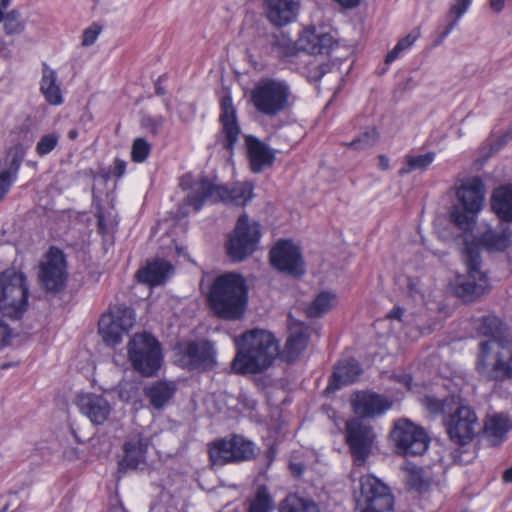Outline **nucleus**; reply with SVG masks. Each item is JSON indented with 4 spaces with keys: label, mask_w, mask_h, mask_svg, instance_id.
I'll return each instance as SVG.
<instances>
[{
    "label": "nucleus",
    "mask_w": 512,
    "mask_h": 512,
    "mask_svg": "<svg viewBox=\"0 0 512 512\" xmlns=\"http://www.w3.org/2000/svg\"><path fill=\"white\" fill-rule=\"evenodd\" d=\"M236 354L231 370L238 375L259 374L266 371L279 355V344L266 330L252 329L234 339Z\"/></svg>",
    "instance_id": "obj_1"
},
{
    "label": "nucleus",
    "mask_w": 512,
    "mask_h": 512,
    "mask_svg": "<svg viewBox=\"0 0 512 512\" xmlns=\"http://www.w3.org/2000/svg\"><path fill=\"white\" fill-rule=\"evenodd\" d=\"M180 187L189 190L185 197V204L200 211L206 202H224L236 206L246 205L253 197V185L248 182L237 183L231 188L219 185L207 177H200L192 181L190 174L180 178Z\"/></svg>",
    "instance_id": "obj_2"
},
{
    "label": "nucleus",
    "mask_w": 512,
    "mask_h": 512,
    "mask_svg": "<svg viewBox=\"0 0 512 512\" xmlns=\"http://www.w3.org/2000/svg\"><path fill=\"white\" fill-rule=\"evenodd\" d=\"M211 310L224 320H240L248 303V286L245 278L234 272L217 276L208 294Z\"/></svg>",
    "instance_id": "obj_3"
},
{
    "label": "nucleus",
    "mask_w": 512,
    "mask_h": 512,
    "mask_svg": "<svg viewBox=\"0 0 512 512\" xmlns=\"http://www.w3.org/2000/svg\"><path fill=\"white\" fill-rule=\"evenodd\" d=\"M475 370L488 381L512 380L511 345L502 339L481 341L478 345Z\"/></svg>",
    "instance_id": "obj_4"
},
{
    "label": "nucleus",
    "mask_w": 512,
    "mask_h": 512,
    "mask_svg": "<svg viewBox=\"0 0 512 512\" xmlns=\"http://www.w3.org/2000/svg\"><path fill=\"white\" fill-rule=\"evenodd\" d=\"M485 186L481 178L465 179L456 189L457 202L450 212L451 222L460 230H472L485 201Z\"/></svg>",
    "instance_id": "obj_5"
},
{
    "label": "nucleus",
    "mask_w": 512,
    "mask_h": 512,
    "mask_svg": "<svg viewBox=\"0 0 512 512\" xmlns=\"http://www.w3.org/2000/svg\"><path fill=\"white\" fill-rule=\"evenodd\" d=\"M292 90L290 84L280 78H261L251 91V102L262 115L274 117L290 106Z\"/></svg>",
    "instance_id": "obj_6"
},
{
    "label": "nucleus",
    "mask_w": 512,
    "mask_h": 512,
    "mask_svg": "<svg viewBox=\"0 0 512 512\" xmlns=\"http://www.w3.org/2000/svg\"><path fill=\"white\" fill-rule=\"evenodd\" d=\"M29 287L23 272L6 269L0 273V312L13 320L23 317L28 307Z\"/></svg>",
    "instance_id": "obj_7"
},
{
    "label": "nucleus",
    "mask_w": 512,
    "mask_h": 512,
    "mask_svg": "<svg viewBox=\"0 0 512 512\" xmlns=\"http://www.w3.org/2000/svg\"><path fill=\"white\" fill-rule=\"evenodd\" d=\"M128 359L135 371L144 377L157 374L163 363L160 342L150 333H136L128 343Z\"/></svg>",
    "instance_id": "obj_8"
},
{
    "label": "nucleus",
    "mask_w": 512,
    "mask_h": 512,
    "mask_svg": "<svg viewBox=\"0 0 512 512\" xmlns=\"http://www.w3.org/2000/svg\"><path fill=\"white\" fill-rule=\"evenodd\" d=\"M463 260L467 267V276L459 281L457 293L465 300H472L489 289V278L481 270L480 245L478 242L465 238Z\"/></svg>",
    "instance_id": "obj_9"
},
{
    "label": "nucleus",
    "mask_w": 512,
    "mask_h": 512,
    "mask_svg": "<svg viewBox=\"0 0 512 512\" xmlns=\"http://www.w3.org/2000/svg\"><path fill=\"white\" fill-rule=\"evenodd\" d=\"M209 458L214 465L240 463L256 457L255 443L242 435L217 439L208 445Z\"/></svg>",
    "instance_id": "obj_10"
},
{
    "label": "nucleus",
    "mask_w": 512,
    "mask_h": 512,
    "mask_svg": "<svg viewBox=\"0 0 512 512\" xmlns=\"http://www.w3.org/2000/svg\"><path fill=\"white\" fill-rule=\"evenodd\" d=\"M261 236L260 224L250 221L246 213L240 215L226 244L229 258L233 262L245 260L257 249Z\"/></svg>",
    "instance_id": "obj_11"
},
{
    "label": "nucleus",
    "mask_w": 512,
    "mask_h": 512,
    "mask_svg": "<svg viewBox=\"0 0 512 512\" xmlns=\"http://www.w3.org/2000/svg\"><path fill=\"white\" fill-rule=\"evenodd\" d=\"M356 509L359 512H394V496L380 479L373 475H364L360 478Z\"/></svg>",
    "instance_id": "obj_12"
},
{
    "label": "nucleus",
    "mask_w": 512,
    "mask_h": 512,
    "mask_svg": "<svg viewBox=\"0 0 512 512\" xmlns=\"http://www.w3.org/2000/svg\"><path fill=\"white\" fill-rule=\"evenodd\" d=\"M67 279L66 257L59 248L51 247L39 265L40 286L47 293L57 294L65 289Z\"/></svg>",
    "instance_id": "obj_13"
},
{
    "label": "nucleus",
    "mask_w": 512,
    "mask_h": 512,
    "mask_svg": "<svg viewBox=\"0 0 512 512\" xmlns=\"http://www.w3.org/2000/svg\"><path fill=\"white\" fill-rule=\"evenodd\" d=\"M390 438L396 453L404 457L422 455L429 445L426 432L408 420H398L390 433Z\"/></svg>",
    "instance_id": "obj_14"
},
{
    "label": "nucleus",
    "mask_w": 512,
    "mask_h": 512,
    "mask_svg": "<svg viewBox=\"0 0 512 512\" xmlns=\"http://www.w3.org/2000/svg\"><path fill=\"white\" fill-rule=\"evenodd\" d=\"M478 425L476 413L467 405H459L444 418L449 439L459 446H465L473 440Z\"/></svg>",
    "instance_id": "obj_15"
},
{
    "label": "nucleus",
    "mask_w": 512,
    "mask_h": 512,
    "mask_svg": "<svg viewBox=\"0 0 512 512\" xmlns=\"http://www.w3.org/2000/svg\"><path fill=\"white\" fill-rule=\"evenodd\" d=\"M345 438L353 456V462L362 466L369 457L375 434L371 425L360 418H353L346 422Z\"/></svg>",
    "instance_id": "obj_16"
},
{
    "label": "nucleus",
    "mask_w": 512,
    "mask_h": 512,
    "mask_svg": "<svg viewBox=\"0 0 512 512\" xmlns=\"http://www.w3.org/2000/svg\"><path fill=\"white\" fill-rule=\"evenodd\" d=\"M271 265L278 271L293 277L305 274V263L300 248L292 240H278L269 252Z\"/></svg>",
    "instance_id": "obj_17"
},
{
    "label": "nucleus",
    "mask_w": 512,
    "mask_h": 512,
    "mask_svg": "<svg viewBox=\"0 0 512 512\" xmlns=\"http://www.w3.org/2000/svg\"><path fill=\"white\" fill-rule=\"evenodd\" d=\"M179 361L189 370L209 368L216 363V349L208 340H187L176 346Z\"/></svg>",
    "instance_id": "obj_18"
},
{
    "label": "nucleus",
    "mask_w": 512,
    "mask_h": 512,
    "mask_svg": "<svg viewBox=\"0 0 512 512\" xmlns=\"http://www.w3.org/2000/svg\"><path fill=\"white\" fill-rule=\"evenodd\" d=\"M220 110L219 121L221 123V131L219 142L230 155H233L241 130L237 121V111L230 93H226L221 97Z\"/></svg>",
    "instance_id": "obj_19"
},
{
    "label": "nucleus",
    "mask_w": 512,
    "mask_h": 512,
    "mask_svg": "<svg viewBox=\"0 0 512 512\" xmlns=\"http://www.w3.org/2000/svg\"><path fill=\"white\" fill-rule=\"evenodd\" d=\"M392 403L385 397L370 391L356 392L351 399L353 412L361 418H374L383 415Z\"/></svg>",
    "instance_id": "obj_20"
},
{
    "label": "nucleus",
    "mask_w": 512,
    "mask_h": 512,
    "mask_svg": "<svg viewBox=\"0 0 512 512\" xmlns=\"http://www.w3.org/2000/svg\"><path fill=\"white\" fill-rule=\"evenodd\" d=\"M148 440L137 433L129 436L123 444V457L118 462V473L135 470L145 464Z\"/></svg>",
    "instance_id": "obj_21"
},
{
    "label": "nucleus",
    "mask_w": 512,
    "mask_h": 512,
    "mask_svg": "<svg viewBox=\"0 0 512 512\" xmlns=\"http://www.w3.org/2000/svg\"><path fill=\"white\" fill-rule=\"evenodd\" d=\"M77 406L93 424L101 425L111 413V405L103 395L81 393L77 397Z\"/></svg>",
    "instance_id": "obj_22"
},
{
    "label": "nucleus",
    "mask_w": 512,
    "mask_h": 512,
    "mask_svg": "<svg viewBox=\"0 0 512 512\" xmlns=\"http://www.w3.org/2000/svg\"><path fill=\"white\" fill-rule=\"evenodd\" d=\"M246 152L249 166L253 173H260L273 165L275 151L253 135L245 136Z\"/></svg>",
    "instance_id": "obj_23"
},
{
    "label": "nucleus",
    "mask_w": 512,
    "mask_h": 512,
    "mask_svg": "<svg viewBox=\"0 0 512 512\" xmlns=\"http://www.w3.org/2000/svg\"><path fill=\"white\" fill-rule=\"evenodd\" d=\"M300 6L299 0H265L268 20L282 27L296 19Z\"/></svg>",
    "instance_id": "obj_24"
},
{
    "label": "nucleus",
    "mask_w": 512,
    "mask_h": 512,
    "mask_svg": "<svg viewBox=\"0 0 512 512\" xmlns=\"http://www.w3.org/2000/svg\"><path fill=\"white\" fill-rule=\"evenodd\" d=\"M299 48L312 55H329L338 45L334 37L328 33H318L315 29L305 30L299 40Z\"/></svg>",
    "instance_id": "obj_25"
},
{
    "label": "nucleus",
    "mask_w": 512,
    "mask_h": 512,
    "mask_svg": "<svg viewBox=\"0 0 512 512\" xmlns=\"http://www.w3.org/2000/svg\"><path fill=\"white\" fill-rule=\"evenodd\" d=\"M361 374L362 367L356 359H342L335 365L327 389L335 391L345 385L352 384L357 381Z\"/></svg>",
    "instance_id": "obj_26"
},
{
    "label": "nucleus",
    "mask_w": 512,
    "mask_h": 512,
    "mask_svg": "<svg viewBox=\"0 0 512 512\" xmlns=\"http://www.w3.org/2000/svg\"><path fill=\"white\" fill-rule=\"evenodd\" d=\"M39 91L45 101L50 105L59 106L64 102L57 71L51 68L46 62H43L41 65Z\"/></svg>",
    "instance_id": "obj_27"
},
{
    "label": "nucleus",
    "mask_w": 512,
    "mask_h": 512,
    "mask_svg": "<svg viewBox=\"0 0 512 512\" xmlns=\"http://www.w3.org/2000/svg\"><path fill=\"white\" fill-rule=\"evenodd\" d=\"M172 272L173 266L168 261L156 259L139 269L136 277L141 283L149 286H158L164 284Z\"/></svg>",
    "instance_id": "obj_28"
},
{
    "label": "nucleus",
    "mask_w": 512,
    "mask_h": 512,
    "mask_svg": "<svg viewBox=\"0 0 512 512\" xmlns=\"http://www.w3.org/2000/svg\"><path fill=\"white\" fill-rule=\"evenodd\" d=\"M177 385L173 381L158 380L144 388V394L154 409L164 408L174 397Z\"/></svg>",
    "instance_id": "obj_29"
},
{
    "label": "nucleus",
    "mask_w": 512,
    "mask_h": 512,
    "mask_svg": "<svg viewBox=\"0 0 512 512\" xmlns=\"http://www.w3.org/2000/svg\"><path fill=\"white\" fill-rule=\"evenodd\" d=\"M307 343V328L303 324L292 325L283 351L284 358L288 362L295 361L306 349Z\"/></svg>",
    "instance_id": "obj_30"
},
{
    "label": "nucleus",
    "mask_w": 512,
    "mask_h": 512,
    "mask_svg": "<svg viewBox=\"0 0 512 512\" xmlns=\"http://www.w3.org/2000/svg\"><path fill=\"white\" fill-rule=\"evenodd\" d=\"M491 209L501 221L512 222V184L502 185L493 191Z\"/></svg>",
    "instance_id": "obj_31"
},
{
    "label": "nucleus",
    "mask_w": 512,
    "mask_h": 512,
    "mask_svg": "<svg viewBox=\"0 0 512 512\" xmlns=\"http://www.w3.org/2000/svg\"><path fill=\"white\" fill-rule=\"evenodd\" d=\"M13 0H0V23L7 36L20 35L25 31L26 21L18 9L5 10L11 5Z\"/></svg>",
    "instance_id": "obj_32"
},
{
    "label": "nucleus",
    "mask_w": 512,
    "mask_h": 512,
    "mask_svg": "<svg viewBox=\"0 0 512 512\" xmlns=\"http://www.w3.org/2000/svg\"><path fill=\"white\" fill-rule=\"evenodd\" d=\"M512 233L510 228L500 230L488 229L481 234L479 242L490 252H503L511 244Z\"/></svg>",
    "instance_id": "obj_33"
},
{
    "label": "nucleus",
    "mask_w": 512,
    "mask_h": 512,
    "mask_svg": "<svg viewBox=\"0 0 512 512\" xmlns=\"http://www.w3.org/2000/svg\"><path fill=\"white\" fill-rule=\"evenodd\" d=\"M279 512H321L319 505L309 497L298 493L288 494L278 506Z\"/></svg>",
    "instance_id": "obj_34"
},
{
    "label": "nucleus",
    "mask_w": 512,
    "mask_h": 512,
    "mask_svg": "<svg viewBox=\"0 0 512 512\" xmlns=\"http://www.w3.org/2000/svg\"><path fill=\"white\" fill-rule=\"evenodd\" d=\"M405 483L409 491L426 494L431 490L432 478L423 468L413 466L406 469Z\"/></svg>",
    "instance_id": "obj_35"
},
{
    "label": "nucleus",
    "mask_w": 512,
    "mask_h": 512,
    "mask_svg": "<svg viewBox=\"0 0 512 512\" xmlns=\"http://www.w3.org/2000/svg\"><path fill=\"white\" fill-rule=\"evenodd\" d=\"M21 166V159L14 156L10 160L0 162V201L10 191L12 185L18 178Z\"/></svg>",
    "instance_id": "obj_36"
},
{
    "label": "nucleus",
    "mask_w": 512,
    "mask_h": 512,
    "mask_svg": "<svg viewBox=\"0 0 512 512\" xmlns=\"http://www.w3.org/2000/svg\"><path fill=\"white\" fill-rule=\"evenodd\" d=\"M98 325L99 333L108 345L119 344L123 334L127 333L113 320V317L102 315Z\"/></svg>",
    "instance_id": "obj_37"
},
{
    "label": "nucleus",
    "mask_w": 512,
    "mask_h": 512,
    "mask_svg": "<svg viewBox=\"0 0 512 512\" xmlns=\"http://www.w3.org/2000/svg\"><path fill=\"white\" fill-rule=\"evenodd\" d=\"M335 302L336 294L329 291H323L319 293L315 299L307 306L306 314L311 318L321 317L335 305Z\"/></svg>",
    "instance_id": "obj_38"
},
{
    "label": "nucleus",
    "mask_w": 512,
    "mask_h": 512,
    "mask_svg": "<svg viewBox=\"0 0 512 512\" xmlns=\"http://www.w3.org/2000/svg\"><path fill=\"white\" fill-rule=\"evenodd\" d=\"M435 158L436 153L432 151L420 155H406L399 174L405 175L416 170L425 171L434 162Z\"/></svg>",
    "instance_id": "obj_39"
},
{
    "label": "nucleus",
    "mask_w": 512,
    "mask_h": 512,
    "mask_svg": "<svg viewBox=\"0 0 512 512\" xmlns=\"http://www.w3.org/2000/svg\"><path fill=\"white\" fill-rule=\"evenodd\" d=\"M476 330L478 334L488 337V339H500L503 334V323L495 315L483 316L479 319Z\"/></svg>",
    "instance_id": "obj_40"
},
{
    "label": "nucleus",
    "mask_w": 512,
    "mask_h": 512,
    "mask_svg": "<svg viewBox=\"0 0 512 512\" xmlns=\"http://www.w3.org/2000/svg\"><path fill=\"white\" fill-rule=\"evenodd\" d=\"M274 500L266 486H259L254 497L249 500L247 512H272Z\"/></svg>",
    "instance_id": "obj_41"
},
{
    "label": "nucleus",
    "mask_w": 512,
    "mask_h": 512,
    "mask_svg": "<svg viewBox=\"0 0 512 512\" xmlns=\"http://www.w3.org/2000/svg\"><path fill=\"white\" fill-rule=\"evenodd\" d=\"M104 316L113 317V320L126 332L133 327L135 321L134 311L124 306L116 307Z\"/></svg>",
    "instance_id": "obj_42"
},
{
    "label": "nucleus",
    "mask_w": 512,
    "mask_h": 512,
    "mask_svg": "<svg viewBox=\"0 0 512 512\" xmlns=\"http://www.w3.org/2000/svg\"><path fill=\"white\" fill-rule=\"evenodd\" d=\"M486 432L493 437L502 438L508 432L510 425L509 421L503 415H495L486 423Z\"/></svg>",
    "instance_id": "obj_43"
},
{
    "label": "nucleus",
    "mask_w": 512,
    "mask_h": 512,
    "mask_svg": "<svg viewBox=\"0 0 512 512\" xmlns=\"http://www.w3.org/2000/svg\"><path fill=\"white\" fill-rule=\"evenodd\" d=\"M472 0H455V3L450 7L449 15L454 16L453 22L442 33V38L447 37L454 29L460 18L467 12Z\"/></svg>",
    "instance_id": "obj_44"
},
{
    "label": "nucleus",
    "mask_w": 512,
    "mask_h": 512,
    "mask_svg": "<svg viewBox=\"0 0 512 512\" xmlns=\"http://www.w3.org/2000/svg\"><path fill=\"white\" fill-rule=\"evenodd\" d=\"M59 140L60 134L58 132H51L41 136L35 147L37 155L43 157L52 152L58 145Z\"/></svg>",
    "instance_id": "obj_45"
},
{
    "label": "nucleus",
    "mask_w": 512,
    "mask_h": 512,
    "mask_svg": "<svg viewBox=\"0 0 512 512\" xmlns=\"http://www.w3.org/2000/svg\"><path fill=\"white\" fill-rule=\"evenodd\" d=\"M378 140V133L375 128H367L356 139L348 145L356 150H364L372 147Z\"/></svg>",
    "instance_id": "obj_46"
},
{
    "label": "nucleus",
    "mask_w": 512,
    "mask_h": 512,
    "mask_svg": "<svg viewBox=\"0 0 512 512\" xmlns=\"http://www.w3.org/2000/svg\"><path fill=\"white\" fill-rule=\"evenodd\" d=\"M151 152V145L144 138L134 139L131 147V160L135 163H143Z\"/></svg>",
    "instance_id": "obj_47"
},
{
    "label": "nucleus",
    "mask_w": 512,
    "mask_h": 512,
    "mask_svg": "<svg viewBox=\"0 0 512 512\" xmlns=\"http://www.w3.org/2000/svg\"><path fill=\"white\" fill-rule=\"evenodd\" d=\"M127 162L120 158H115L113 164L106 173V179L114 178L116 180L122 178L126 172Z\"/></svg>",
    "instance_id": "obj_48"
},
{
    "label": "nucleus",
    "mask_w": 512,
    "mask_h": 512,
    "mask_svg": "<svg viewBox=\"0 0 512 512\" xmlns=\"http://www.w3.org/2000/svg\"><path fill=\"white\" fill-rule=\"evenodd\" d=\"M165 118L162 115L146 116L142 119V126L152 134H157L162 128Z\"/></svg>",
    "instance_id": "obj_49"
},
{
    "label": "nucleus",
    "mask_w": 512,
    "mask_h": 512,
    "mask_svg": "<svg viewBox=\"0 0 512 512\" xmlns=\"http://www.w3.org/2000/svg\"><path fill=\"white\" fill-rule=\"evenodd\" d=\"M14 336L13 329L0 316V349L9 346Z\"/></svg>",
    "instance_id": "obj_50"
},
{
    "label": "nucleus",
    "mask_w": 512,
    "mask_h": 512,
    "mask_svg": "<svg viewBox=\"0 0 512 512\" xmlns=\"http://www.w3.org/2000/svg\"><path fill=\"white\" fill-rule=\"evenodd\" d=\"M101 30V26L95 23L85 29L82 35V45L85 47L93 45L97 40Z\"/></svg>",
    "instance_id": "obj_51"
},
{
    "label": "nucleus",
    "mask_w": 512,
    "mask_h": 512,
    "mask_svg": "<svg viewBox=\"0 0 512 512\" xmlns=\"http://www.w3.org/2000/svg\"><path fill=\"white\" fill-rule=\"evenodd\" d=\"M418 35H419V33L412 32V33L408 34L407 36H405L404 38L400 39L397 42L396 46L398 47V49L399 48L401 49V52L407 51L415 43V41L418 38Z\"/></svg>",
    "instance_id": "obj_52"
},
{
    "label": "nucleus",
    "mask_w": 512,
    "mask_h": 512,
    "mask_svg": "<svg viewBox=\"0 0 512 512\" xmlns=\"http://www.w3.org/2000/svg\"><path fill=\"white\" fill-rule=\"evenodd\" d=\"M512 139V131H507L505 134L500 136L492 145L491 149L493 151H498L501 149L504 145L508 143Z\"/></svg>",
    "instance_id": "obj_53"
},
{
    "label": "nucleus",
    "mask_w": 512,
    "mask_h": 512,
    "mask_svg": "<svg viewBox=\"0 0 512 512\" xmlns=\"http://www.w3.org/2000/svg\"><path fill=\"white\" fill-rule=\"evenodd\" d=\"M267 42L272 46V51L278 53L279 55L280 52H278V49L286 44L285 39H280L276 35L268 36Z\"/></svg>",
    "instance_id": "obj_54"
},
{
    "label": "nucleus",
    "mask_w": 512,
    "mask_h": 512,
    "mask_svg": "<svg viewBox=\"0 0 512 512\" xmlns=\"http://www.w3.org/2000/svg\"><path fill=\"white\" fill-rule=\"evenodd\" d=\"M306 469V466L302 462H293L290 464L291 474L295 477H301Z\"/></svg>",
    "instance_id": "obj_55"
},
{
    "label": "nucleus",
    "mask_w": 512,
    "mask_h": 512,
    "mask_svg": "<svg viewBox=\"0 0 512 512\" xmlns=\"http://www.w3.org/2000/svg\"><path fill=\"white\" fill-rule=\"evenodd\" d=\"M427 407L434 413L440 412L443 409L442 403L432 397L426 398Z\"/></svg>",
    "instance_id": "obj_56"
},
{
    "label": "nucleus",
    "mask_w": 512,
    "mask_h": 512,
    "mask_svg": "<svg viewBox=\"0 0 512 512\" xmlns=\"http://www.w3.org/2000/svg\"><path fill=\"white\" fill-rule=\"evenodd\" d=\"M401 53V49H398V47L395 45L394 48L387 53L385 57V63L388 65L391 64L400 57Z\"/></svg>",
    "instance_id": "obj_57"
},
{
    "label": "nucleus",
    "mask_w": 512,
    "mask_h": 512,
    "mask_svg": "<svg viewBox=\"0 0 512 512\" xmlns=\"http://www.w3.org/2000/svg\"><path fill=\"white\" fill-rule=\"evenodd\" d=\"M489 6L492 9V11L496 13H500L503 11L505 7L506 0H488Z\"/></svg>",
    "instance_id": "obj_58"
},
{
    "label": "nucleus",
    "mask_w": 512,
    "mask_h": 512,
    "mask_svg": "<svg viewBox=\"0 0 512 512\" xmlns=\"http://www.w3.org/2000/svg\"><path fill=\"white\" fill-rule=\"evenodd\" d=\"M96 217H97L98 230L101 234H104L106 231L104 215L101 211H98L96 214Z\"/></svg>",
    "instance_id": "obj_59"
},
{
    "label": "nucleus",
    "mask_w": 512,
    "mask_h": 512,
    "mask_svg": "<svg viewBox=\"0 0 512 512\" xmlns=\"http://www.w3.org/2000/svg\"><path fill=\"white\" fill-rule=\"evenodd\" d=\"M403 312L404 310L402 308L395 307L388 313V318L400 320L403 315Z\"/></svg>",
    "instance_id": "obj_60"
},
{
    "label": "nucleus",
    "mask_w": 512,
    "mask_h": 512,
    "mask_svg": "<svg viewBox=\"0 0 512 512\" xmlns=\"http://www.w3.org/2000/svg\"><path fill=\"white\" fill-rule=\"evenodd\" d=\"M379 167L382 170H387L390 166V161L385 155H379Z\"/></svg>",
    "instance_id": "obj_61"
},
{
    "label": "nucleus",
    "mask_w": 512,
    "mask_h": 512,
    "mask_svg": "<svg viewBox=\"0 0 512 512\" xmlns=\"http://www.w3.org/2000/svg\"><path fill=\"white\" fill-rule=\"evenodd\" d=\"M503 481L506 483H512V466L503 472Z\"/></svg>",
    "instance_id": "obj_62"
},
{
    "label": "nucleus",
    "mask_w": 512,
    "mask_h": 512,
    "mask_svg": "<svg viewBox=\"0 0 512 512\" xmlns=\"http://www.w3.org/2000/svg\"><path fill=\"white\" fill-rule=\"evenodd\" d=\"M155 92H156L157 95H164L165 94V90H164V88L160 84V79H158L157 82L155 83Z\"/></svg>",
    "instance_id": "obj_63"
},
{
    "label": "nucleus",
    "mask_w": 512,
    "mask_h": 512,
    "mask_svg": "<svg viewBox=\"0 0 512 512\" xmlns=\"http://www.w3.org/2000/svg\"><path fill=\"white\" fill-rule=\"evenodd\" d=\"M78 137V130L77 129H71L68 132V138L71 140H75Z\"/></svg>",
    "instance_id": "obj_64"
}]
</instances>
